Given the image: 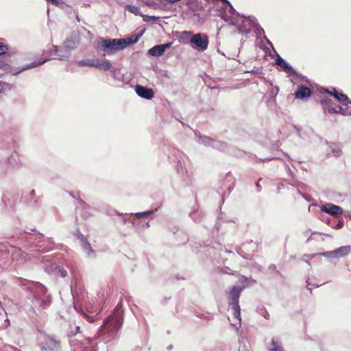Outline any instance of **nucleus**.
Listing matches in <instances>:
<instances>
[{"instance_id": "obj_1", "label": "nucleus", "mask_w": 351, "mask_h": 351, "mask_svg": "<svg viewBox=\"0 0 351 351\" xmlns=\"http://www.w3.org/2000/svg\"><path fill=\"white\" fill-rule=\"evenodd\" d=\"M29 298L32 300L35 307L45 308L50 304V298L47 295L46 288L39 282H32L27 287Z\"/></svg>"}, {"instance_id": "obj_2", "label": "nucleus", "mask_w": 351, "mask_h": 351, "mask_svg": "<svg viewBox=\"0 0 351 351\" xmlns=\"http://www.w3.org/2000/svg\"><path fill=\"white\" fill-rule=\"evenodd\" d=\"M245 288V285L234 286L228 292V302L230 306V310L232 313V319L229 318L232 325L237 328L241 326V308L239 304V300L241 293Z\"/></svg>"}, {"instance_id": "obj_3", "label": "nucleus", "mask_w": 351, "mask_h": 351, "mask_svg": "<svg viewBox=\"0 0 351 351\" xmlns=\"http://www.w3.org/2000/svg\"><path fill=\"white\" fill-rule=\"evenodd\" d=\"M122 324V311L119 309H116L110 316L104 321L101 331L102 332L108 333L109 337L113 336L121 327Z\"/></svg>"}, {"instance_id": "obj_4", "label": "nucleus", "mask_w": 351, "mask_h": 351, "mask_svg": "<svg viewBox=\"0 0 351 351\" xmlns=\"http://www.w3.org/2000/svg\"><path fill=\"white\" fill-rule=\"evenodd\" d=\"M99 50L104 56L115 53L125 48V42L121 38H101Z\"/></svg>"}, {"instance_id": "obj_5", "label": "nucleus", "mask_w": 351, "mask_h": 351, "mask_svg": "<svg viewBox=\"0 0 351 351\" xmlns=\"http://www.w3.org/2000/svg\"><path fill=\"white\" fill-rule=\"evenodd\" d=\"M221 5L219 7V15L225 21L229 22L232 25L238 23L237 16L240 14L236 12L231 3L228 0H220Z\"/></svg>"}, {"instance_id": "obj_6", "label": "nucleus", "mask_w": 351, "mask_h": 351, "mask_svg": "<svg viewBox=\"0 0 351 351\" xmlns=\"http://www.w3.org/2000/svg\"><path fill=\"white\" fill-rule=\"evenodd\" d=\"M41 351H61V341L53 335L43 334L40 343Z\"/></svg>"}, {"instance_id": "obj_7", "label": "nucleus", "mask_w": 351, "mask_h": 351, "mask_svg": "<svg viewBox=\"0 0 351 351\" xmlns=\"http://www.w3.org/2000/svg\"><path fill=\"white\" fill-rule=\"evenodd\" d=\"M189 43L193 49L199 51H204L208 46V37L204 34L197 33L192 35Z\"/></svg>"}, {"instance_id": "obj_8", "label": "nucleus", "mask_w": 351, "mask_h": 351, "mask_svg": "<svg viewBox=\"0 0 351 351\" xmlns=\"http://www.w3.org/2000/svg\"><path fill=\"white\" fill-rule=\"evenodd\" d=\"M198 142L205 145H210L213 148L220 150H224L226 147V144L223 142L213 140L208 136H199Z\"/></svg>"}, {"instance_id": "obj_9", "label": "nucleus", "mask_w": 351, "mask_h": 351, "mask_svg": "<svg viewBox=\"0 0 351 351\" xmlns=\"http://www.w3.org/2000/svg\"><path fill=\"white\" fill-rule=\"evenodd\" d=\"M74 235L76 237L77 239L80 240L82 247H83L84 251L87 254V255L90 257H93L95 256V252L92 250L90 244L86 241L84 235L79 231L76 230L74 233Z\"/></svg>"}, {"instance_id": "obj_10", "label": "nucleus", "mask_w": 351, "mask_h": 351, "mask_svg": "<svg viewBox=\"0 0 351 351\" xmlns=\"http://www.w3.org/2000/svg\"><path fill=\"white\" fill-rule=\"evenodd\" d=\"M321 210L323 212H325L334 216H337L343 213V209L340 206L335 205L331 203H328L325 205H323L321 207Z\"/></svg>"}, {"instance_id": "obj_11", "label": "nucleus", "mask_w": 351, "mask_h": 351, "mask_svg": "<svg viewBox=\"0 0 351 351\" xmlns=\"http://www.w3.org/2000/svg\"><path fill=\"white\" fill-rule=\"evenodd\" d=\"M135 91L139 97L146 99H151L154 97V91L152 89L141 85L136 86Z\"/></svg>"}, {"instance_id": "obj_12", "label": "nucleus", "mask_w": 351, "mask_h": 351, "mask_svg": "<svg viewBox=\"0 0 351 351\" xmlns=\"http://www.w3.org/2000/svg\"><path fill=\"white\" fill-rule=\"evenodd\" d=\"M11 253L12 259L16 260L19 263H22L27 260V254L19 248L12 247Z\"/></svg>"}, {"instance_id": "obj_13", "label": "nucleus", "mask_w": 351, "mask_h": 351, "mask_svg": "<svg viewBox=\"0 0 351 351\" xmlns=\"http://www.w3.org/2000/svg\"><path fill=\"white\" fill-rule=\"evenodd\" d=\"M276 63L279 66L282 67L283 71L286 73H289L293 75H296V71L292 68V66L287 63L283 58H282L279 55L277 56L276 59Z\"/></svg>"}, {"instance_id": "obj_14", "label": "nucleus", "mask_w": 351, "mask_h": 351, "mask_svg": "<svg viewBox=\"0 0 351 351\" xmlns=\"http://www.w3.org/2000/svg\"><path fill=\"white\" fill-rule=\"evenodd\" d=\"M312 91L311 88L306 86H301L298 90L295 92V96L298 99H304L311 96Z\"/></svg>"}, {"instance_id": "obj_15", "label": "nucleus", "mask_w": 351, "mask_h": 351, "mask_svg": "<svg viewBox=\"0 0 351 351\" xmlns=\"http://www.w3.org/2000/svg\"><path fill=\"white\" fill-rule=\"evenodd\" d=\"M95 67L104 71H110L112 68V64L108 60L95 59Z\"/></svg>"}, {"instance_id": "obj_16", "label": "nucleus", "mask_w": 351, "mask_h": 351, "mask_svg": "<svg viewBox=\"0 0 351 351\" xmlns=\"http://www.w3.org/2000/svg\"><path fill=\"white\" fill-rule=\"evenodd\" d=\"M335 252V258H341L343 257L350 253H351V246L350 245H346V246H341L336 250H334Z\"/></svg>"}, {"instance_id": "obj_17", "label": "nucleus", "mask_w": 351, "mask_h": 351, "mask_svg": "<svg viewBox=\"0 0 351 351\" xmlns=\"http://www.w3.org/2000/svg\"><path fill=\"white\" fill-rule=\"evenodd\" d=\"M164 53L163 47L160 45H156L148 51V54L152 56H160Z\"/></svg>"}, {"instance_id": "obj_18", "label": "nucleus", "mask_w": 351, "mask_h": 351, "mask_svg": "<svg viewBox=\"0 0 351 351\" xmlns=\"http://www.w3.org/2000/svg\"><path fill=\"white\" fill-rule=\"evenodd\" d=\"M250 24L255 28L257 34L261 35L265 33L264 29L258 25L254 17L249 16L247 18Z\"/></svg>"}, {"instance_id": "obj_19", "label": "nucleus", "mask_w": 351, "mask_h": 351, "mask_svg": "<svg viewBox=\"0 0 351 351\" xmlns=\"http://www.w3.org/2000/svg\"><path fill=\"white\" fill-rule=\"evenodd\" d=\"M328 92L330 95L333 96L339 101H344L348 100V97L345 94L339 93L335 88H333L331 92Z\"/></svg>"}, {"instance_id": "obj_20", "label": "nucleus", "mask_w": 351, "mask_h": 351, "mask_svg": "<svg viewBox=\"0 0 351 351\" xmlns=\"http://www.w3.org/2000/svg\"><path fill=\"white\" fill-rule=\"evenodd\" d=\"M269 351H284V349L282 343L275 338H273L271 340V347L269 348Z\"/></svg>"}, {"instance_id": "obj_21", "label": "nucleus", "mask_w": 351, "mask_h": 351, "mask_svg": "<svg viewBox=\"0 0 351 351\" xmlns=\"http://www.w3.org/2000/svg\"><path fill=\"white\" fill-rule=\"evenodd\" d=\"M239 282L241 284V286L245 285V287H247V286H252L256 284V281L251 278H247L244 276H242L239 279Z\"/></svg>"}, {"instance_id": "obj_22", "label": "nucleus", "mask_w": 351, "mask_h": 351, "mask_svg": "<svg viewBox=\"0 0 351 351\" xmlns=\"http://www.w3.org/2000/svg\"><path fill=\"white\" fill-rule=\"evenodd\" d=\"M77 64L80 66H94L95 64V59H87L77 61Z\"/></svg>"}, {"instance_id": "obj_23", "label": "nucleus", "mask_w": 351, "mask_h": 351, "mask_svg": "<svg viewBox=\"0 0 351 351\" xmlns=\"http://www.w3.org/2000/svg\"><path fill=\"white\" fill-rule=\"evenodd\" d=\"M330 152H328V155L332 154L335 157H339L342 154L341 149L337 145L330 146Z\"/></svg>"}, {"instance_id": "obj_24", "label": "nucleus", "mask_w": 351, "mask_h": 351, "mask_svg": "<svg viewBox=\"0 0 351 351\" xmlns=\"http://www.w3.org/2000/svg\"><path fill=\"white\" fill-rule=\"evenodd\" d=\"M125 9H126V10L135 14L136 16H143L141 10H140V8L137 6L128 5H126Z\"/></svg>"}, {"instance_id": "obj_25", "label": "nucleus", "mask_w": 351, "mask_h": 351, "mask_svg": "<svg viewBox=\"0 0 351 351\" xmlns=\"http://www.w3.org/2000/svg\"><path fill=\"white\" fill-rule=\"evenodd\" d=\"M47 60H48L47 59H45V60H41V61H34V62H32V63H30L29 64L25 65L24 67H23L21 71H25V70H27V69H29L34 68L36 66L42 65L44 63H45Z\"/></svg>"}, {"instance_id": "obj_26", "label": "nucleus", "mask_w": 351, "mask_h": 351, "mask_svg": "<svg viewBox=\"0 0 351 351\" xmlns=\"http://www.w3.org/2000/svg\"><path fill=\"white\" fill-rule=\"evenodd\" d=\"M140 38V36L138 35H136V34H134L132 36H131L130 37H128V38H123L125 42L126 43L125 45V48L130 44H134V43H136V42H138V39Z\"/></svg>"}, {"instance_id": "obj_27", "label": "nucleus", "mask_w": 351, "mask_h": 351, "mask_svg": "<svg viewBox=\"0 0 351 351\" xmlns=\"http://www.w3.org/2000/svg\"><path fill=\"white\" fill-rule=\"evenodd\" d=\"M346 102L342 104V108L343 109V114H351V101L348 99L346 101Z\"/></svg>"}, {"instance_id": "obj_28", "label": "nucleus", "mask_w": 351, "mask_h": 351, "mask_svg": "<svg viewBox=\"0 0 351 351\" xmlns=\"http://www.w3.org/2000/svg\"><path fill=\"white\" fill-rule=\"evenodd\" d=\"M156 210H156H150L145 211V212L136 213L134 214V217L136 219H139L141 217H148V216L151 215L152 214L154 213V212Z\"/></svg>"}, {"instance_id": "obj_29", "label": "nucleus", "mask_w": 351, "mask_h": 351, "mask_svg": "<svg viewBox=\"0 0 351 351\" xmlns=\"http://www.w3.org/2000/svg\"><path fill=\"white\" fill-rule=\"evenodd\" d=\"M70 327L71 328V330L69 331V335H75L78 332H80V326L78 325H76L75 323L70 325Z\"/></svg>"}, {"instance_id": "obj_30", "label": "nucleus", "mask_w": 351, "mask_h": 351, "mask_svg": "<svg viewBox=\"0 0 351 351\" xmlns=\"http://www.w3.org/2000/svg\"><path fill=\"white\" fill-rule=\"evenodd\" d=\"M53 47L55 49L56 52L57 53V58H58L59 60H66V59H67L69 58L68 55H66V56L61 55L60 53V51L58 50V47L56 46H53Z\"/></svg>"}, {"instance_id": "obj_31", "label": "nucleus", "mask_w": 351, "mask_h": 351, "mask_svg": "<svg viewBox=\"0 0 351 351\" xmlns=\"http://www.w3.org/2000/svg\"><path fill=\"white\" fill-rule=\"evenodd\" d=\"M334 253H335V252H334V250H332V251H328V252L320 253V255L327 257V258H335Z\"/></svg>"}, {"instance_id": "obj_32", "label": "nucleus", "mask_w": 351, "mask_h": 351, "mask_svg": "<svg viewBox=\"0 0 351 351\" xmlns=\"http://www.w3.org/2000/svg\"><path fill=\"white\" fill-rule=\"evenodd\" d=\"M8 50V47L2 43H0V55L5 54L7 53Z\"/></svg>"}, {"instance_id": "obj_33", "label": "nucleus", "mask_w": 351, "mask_h": 351, "mask_svg": "<svg viewBox=\"0 0 351 351\" xmlns=\"http://www.w3.org/2000/svg\"><path fill=\"white\" fill-rule=\"evenodd\" d=\"M191 35V32H186V31L182 32V34H181V36L180 37V40H184V39L189 38V37Z\"/></svg>"}, {"instance_id": "obj_34", "label": "nucleus", "mask_w": 351, "mask_h": 351, "mask_svg": "<svg viewBox=\"0 0 351 351\" xmlns=\"http://www.w3.org/2000/svg\"><path fill=\"white\" fill-rule=\"evenodd\" d=\"M84 317L90 323L93 322L95 320V317L93 315H88L85 313H83Z\"/></svg>"}, {"instance_id": "obj_35", "label": "nucleus", "mask_w": 351, "mask_h": 351, "mask_svg": "<svg viewBox=\"0 0 351 351\" xmlns=\"http://www.w3.org/2000/svg\"><path fill=\"white\" fill-rule=\"evenodd\" d=\"M144 17V21H155L156 20V16H147V15H145L143 16Z\"/></svg>"}, {"instance_id": "obj_36", "label": "nucleus", "mask_w": 351, "mask_h": 351, "mask_svg": "<svg viewBox=\"0 0 351 351\" xmlns=\"http://www.w3.org/2000/svg\"><path fill=\"white\" fill-rule=\"evenodd\" d=\"M328 111L330 114H332V113L337 114V109H336V108H334V107L328 106Z\"/></svg>"}, {"instance_id": "obj_37", "label": "nucleus", "mask_w": 351, "mask_h": 351, "mask_svg": "<svg viewBox=\"0 0 351 351\" xmlns=\"http://www.w3.org/2000/svg\"><path fill=\"white\" fill-rule=\"evenodd\" d=\"M60 275L61 277L64 278L67 275V272L64 269H59Z\"/></svg>"}, {"instance_id": "obj_38", "label": "nucleus", "mask_w": 351, "mask_h": 351, "mask_svg": "<svg viewBox=\"0 0 351 351\" xmlns=\"http://www.w3.org/2000/svg\"><path fill=\"white\" fill-rule=\"evenodd\" d=\"M162 47H163V51H165L166 49L169 48L171 46V43H167L163 45H160Z\"/></svg>"}, {"instance_id": "obj_39", "label": "nucleus", "mask_w": 351, "mask_h": 351, "mask_svg": "<svg viewBox=\"0 0 351 351\" xmlns=\"http://www.w3.org/2000/svg\"><path fill=\"white\" fill-rule=\"evenodd\" d=\"M64 45L68 48H71V49L75 48V45L74 44L73 45L70 44V41H69V40L65 42Z\"/></svg>"}, {"instance_id": "obj_40", "label": "nucleus", "mask_w": 351, "mask_h": 351, "mask_svg": "<svg viewBox=\"0 0 351 351\" xmlns=\"http://www.w3.org/2000/svg\"><path fill=\"white\" fill-rule=\"evenodd\" d=\"M336 109H337V113H339V114H343V111H344V110H343V108H342V106H337V107L336 108Z\"/></svg>"}, {"instance_id": "obj_41", "label": "nucleus", "mask_w": 351, "mask_h": 351, "mask_svg": "<svg viewBox=\"0 0 351 351\" xmlns=\"http://www.w3.org/2000/svg\"><path fill=\"white\" fill-rule=\"evenodd\" d=\"M330 101H328L326 99H324V101H322V105H323V107L324 108H326V105H328L329 106V103H330Z\"/></svg>"}, {"instance_id": "obj_42", "label": "nucleus", "mask_w": 351, "mask_h": 351, "mask_svg": "<svg viewBox=\"0 0 351 351\" xmlns=\"http://www.w3.org/2000/svg\"><path fill=\"white\" fill-rule=\"evenodd\" d=\"M254 267H256L258 271H262L261 267L258 264H256L255 265H254Z\"/></svg>"}, {"instance_id": "obj_43", "label": "nucleus", "mask_w": 351, "mask_h": 351, "mask_svg": "<svg viewBox=\"0 0 351 351\" xmlns=\"http://www.w3.org/2000/svg\"><path fill=\"white\" fill-rule=\"evenodd\" d=\"M265 40H266V42L269 45H271V43L265 37Z\"/></svg>"}, {"instance_id": "obj_44", "label": "nucleus", "mask_w": 351, "mask_h": 351, "mask_svg": "<svg viewBox=\"0 0 351 351\" xmlns=\"http://www.w3.org/2000/svg\"><path fill=\"white\" fill-rule=\"evenodd\" d=\"M144 227L148 228L149 226V222H146L145 225H143Z\"/></svg>"}, {"instance_id": "obj_45", "label": "nucleus", "mask_w": 351, "mask_h": 351, "mask_svg": "<svg viewBox=\"0 0 351 351\" xmlns=\"http://www.w3.org/2000/svg\"><path fill=\"white\" fill-rule=\"evenodd\" d=\"M88 311L90 312V313H93L95 312V311L93 309V308H88Z\"/></svg>"}, {"instance_id": "obj_46", "label": "nucleus", "mask_w": 351, "mask_h": 351, "mask_svg": "<svg viewBox=\"0 0 351 351\" xmlns=\"http://www.w3.org/2000/svg\"><path fill=\"white\" fill-rule=\"evenodd\" d=\"M342 226L341 224H338L337 228H341Z\"/></svg>"}, {"instance_id": "obj_47", "label": "nucleus", "mask_w": 351, "mask_h": 351, "mask_svg": "<svg viewBox=\"0 0 351 351\" xmlns=\"http://www.w3.org/2000/svg\"><path fill=\"white\" fill-rule=\"evenodd\" d=\"M256 186H257V187H259V184H258V183H256Z\"/></svg>"}]
</instances>
